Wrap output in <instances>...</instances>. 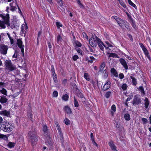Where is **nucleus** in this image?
Segmentation results:
<instances>
[{
	"instance_id": "1",
	"label": "nucleus",
	"mask_w": 151,
	"mask_h": 151,
	"mask_svg": "<svg viewBox=\"0 0 151 151\" xmlns=\"http://www.w3.org/2000/svg\"><path fill=\"white\" fill-rule=\"evenodd\" d=\"M0 17H1L3 20L4 21L5 24L8 26H10L12 29H15L17 30L19 27V24L16 21H13L9 23V16L8 14H0Z\"/></svg>"
},
{
	"instance_id": "2",
	"label": "nucleus",
	"mask_w": 151,
	"mask_h": 151,
	"mask_svg": "<svg viewBox=\"0 0 151 151\" xmlns=\"http://www.w3.org/2000/svg\"><path fill=\"white\" fill-rule=\"evenodd\" d=\"M27 138L28 142L31 143L32 146L36 145L38 141V139L37 137L36 132L32 130L28 132Z\"/></svg>"
},
{
	"instance_id": "3",
	"label": "nucleus",
	"mask_w": 151,
	"mask_h": 151,
	"mask_svg": "<svg viewBox=\"0 0 151 151\" xmlns=\"http://www.w3.org/2000/svg\"><path fill=\"white\" fill-rule=\"evenodd\" d=\"M13 126L9 122H4L0 124V128L3 131L9 132L12 131Z\"/></svg>"
},
{
	"instance_id": "4",
	"label": "nucleus",
	"mask_w": 151,
	"mask_h": 151,
	"mask_svg": "<svg viewBox=\"0 0 151 151\" xmlns=\"http://www.w3.org/2000/svg\"><path fill=\"white\" fill-rule=\"evenodd\" d=\"M5 64L6 72L8 71L9 73L10 71H13L16 69L15 65L12 63L10 60H5Z\"/></svg>"
},
{
	"instance_id": "5",
	"label": "nucleus",
	"mask_w": 151,
	"mask_h": 151,
	"mask_svg": "<svg viewBox=\"0 0 151 151\" xmlns=\"http://www.w3.org/2000/svg\"><path fill=\"white\" fill-rule=\"evenodd\" d=\"M117 23L122 29H124L125 27L129 31H131V27L129 26V24L126 20L121 19Z\"/></svg>"
},
{
	"instance_id": "6",
	"label": "nucleus",
	"mask_w": 151,
	"mask_h": 151,
	"mask_svg": "<svg viewBox=\"0 0 151 151\" xmlns=\"http://www.w3.org/2000/svg\"><path fill=\"white\" fill-rule=\"evenodd\" d=\"M97 37L95 36V37H91L89 40V43L90 45L93 48H96L97 45L99 43V41H97Z\"/></svg>"
},
{
	"instance_id": "7",
	"label": "nucleus",
	"mask_w": 151,
	"mask_h": 151,
	"mask_svg": "<svg viewBox=\"0 0 151 151\" xmlns=\"http://www.w3.org/2000/svg\"><path fill=\"white\" fill-rule=\"evenodd\" d=\"M142 103L141 99L139 95H135L134 96L132 104L133 105H138Z\"/></svg>"
},
{
	"instance_id": "8",
	"label": "nucleus",
	"mask_w": 151,
	"mask_h": 151,
	"mask_svg": "<svg viewBox=\"0 0 151 151\" xmlns=\"http://www.w3.org/2000/svg\"><path fill=\"white\" fill-rule=\"evenodd\" d=\"M8 49V47L7 45L4 44L0 45V52L3 55L6 54Z\"/></svg>"
},
{
	"instance_id": "9",
	"label": "nucleus",
	"mask_w": 151,
	"mask_h": 151,
	"mask_svg": "<svg viewBox=\"0 0 151 151\" xmlns=\"http://www.w3.org/2000/svg\"><path fill=\"white\" fill-rule=\"evenodd\" d=\"M111 83L109 80H108L106 83L104 84L102 88V90L104 91L107 90L111 87Z\"/></svg>"
},
{
	"instance_id": "10",
	"label": "nucleus",
	"mask_w": 151,
	"mask_h": 151,
	"mask_svg": "<svg viewBox=\"0 0 151 151\" xmlns=\"http://www.w3.org/2000/svg\"><path fill=\"white\" fill-rule=\"evenodd\" d=\"M56 127L58 131L59 134L60 135V139L61 140V142L63 143V133H62L61 130L59 125L57 124L56 125Z\"/></svg>"
},
{
	"instance_id": "11",
	"label": "nucleus",
	"mask_w": 151,
	"mask_h": 151,
	"mask_svg": "<svg viewBox=\"0 0 151 151\" xmlns=\"http://www.w3.org/2000/svg\"><path fill=\"white\" fill-rule=\"evenodd\" d=\"M97 38V40H96L99 41V43L98 44L99 47L101 50L103 51L104 50V47H106L105 46L99 38Z\"/></svg>"
},
{
	"instance_id": "12",
	"label": "nucleus",
	"mask_w": 151,
	"mask_h": 151,
	"mask_svg": "<svg viewBox=\"0 0 151 151\" xmlns=\"http://www.w3.org/2000/svg\"><path fill=\"white\" fill-rule=\"evenodd\" d=\"M43 131L44 134L47 137H50V134L48 131L47 127L46 125H44L43 126Z\"/></svg>"
},
{
	"instance_id": "13",
	"label": "nucleus",
	"mask_w": 151,
	"mask_h": 151,
	"mask_svg": "<svg viewBox=\"0 0 151 151\" xmlns=\"http://www.w3.org/2000/svg\"><path fill=\"white\" fill-rule=\"evenodd\" d=\"M0 115L6 116L7 117H9L10 116L9 111H7L6 110L0 111Z\"/></svg>"
},
{
	"instance_id": "14",
	"label": "nucleus",
	"mask_w": 151,
	"mask_h": 151,
	"mask_svg": "<svg viewBox=\"0 0 151 151\" xmlns=\"http://www.w3.org/2000/svg\"><path fill=\"white\" fill-rule=\"evenodd\" d=\"M119 61L121 63L124 67L125 69L127 70L128 67L125 60L123 58H121L119 59Z\"/></svg>"
},
{
	"instance_id": "15",
	"label": "nucleus",
	"mask_w": 151,
	"mask_h": 151,
	"mask_svg": "<svg viewBox=\"0 0 151 151\" xmlns=\"http://www.w3.org/2000/svg\"><path fill=\"white\" fill-rule=\"evenodd\" d=\"M76 87H75L76 89V94L78 97L82 98L83 97V94L81 93L80 90L77 87V86L75 85Z\"/></svg>"
},
{
	"instance_id": "16",
	"label": "nucleus",
	"mask_w": 151,
	"mask_h": 151,
	"mask_svg": "<svg viewBox=\"0 0 151 151\" xmlns=\"http://www.w3.org/2000/svg\"><path fill=\"white\" fill-rule=\"evenodd\" d=\"M63 110L68 114H70L72 113L71 109L68 106H64Z\"/></svg>"
},
{
	"instance_id": "17",
	"label": "nucleus",
	"mask_w": 151,
	"mask_h": 151,
	"mask_svg": "<svg viewBox=\"0 0 151 151\" xmlns=\"http://www.w3.org/2000/svg\"><path fill=\"white\" fill-rule=\"evenodd\" d=\"M8 99L6 96L3 95L1 96L0 99V102L2 104L5 103L7 102Z\"/></svg>"
},
{
	"instance_id": "18",
	"label": "nucleus",
	"mask_w": 151,
	"mask_h": 151,
	"mask_svg": "<svg viewBox=\"0 0 151 151\" xmlns=\"http://www.w3.org/2000/svg\"><path fill=\"white\" fill-rule=\"evenodd\" d=\"M109 145L112 150L113 151H118L116 149V146L114 145L113 142H109Z\"/></svg>"
},
{
	"instance_id": "19",
	"label": "nucleus",
	"mask_w": 151,
	"mask_h": 151,
	"mask_svg": "<svg viewBox=\"0 0 151 151\" xmlns=\"http://www.w3.org/2000/svg\"><path fill=\"white\" fill-rule=\"evenodd\" d=\"M32 109L30 107L28 109L27 115H28V117L29 118H30L31 119V120L32 118V116H33V114L32 112Z\"/></svg>"
},
{
	"instance_id": "20",
	"label": "nucleus",
	"mask_w": 151,
	"mask_h": 151,
	"mask_svg": "<svg viewBox=\"0 0 151 151\" xmlns=\"http://www.w3.org/2000/svg\"><path fill=\"white\" fill-rule=\"evenodd\" d=\"M142 50L143 51L145 56L147 58L150 60H151V58L149 55L148 51L147 49L145 48Z\"/></svg>"
},
{
	"instance_id": "21",
	"label": "nucleus",
	"mask_w": 151,
	"mask_h": 151,
	"mask_svg": "<svg viewBox=\"0 0 151 151\" xmlns=\"http://www.w3.org/2000/svg\"><path fill=\"white\" fill-rule=\"evenodd\" d=\"M130 78L132 79V82L133 85L135 86L137 84V80L134 77L132 76H130Z\"/></svg>"
},
{
	"instance_id": "22",
	"label": "nucleus",
	"mask_w": 151,
	"mask_h": 151,
	"mask_svg": "<svg viewBox=\"0 0 151 151\" xmlns=\"http://www.w3.org/2000/svg\"><path fill=\"white\" fill-rule=\"evenodd\" d=\"M105 66V62H103L100 65V68L99 70V73L100 72L102 73L103 71L104 72V69Z\"/></svg>"
},
{
	"instance_id": "23",
	"label": "nucleus",
	"mask_w": 151,
	"mask_h": 151,
	"mask_svg": "<svg viewBox=\"0 0 151 151\" xmlns=\"http://www.w3.org/2000/svg\"><path fill=\"white\" fill-rule=\"evenodd\" d=\"M21 40V38H19L17 40V44L19 48H21L22 47L24 46L22 45V42Z\"/></svg>"
},
{
	"instance_id": "24",
	"label": "nucleus",
	"mask_w": 151,
	"mask_h": 151,
	"mask_svg": "<svg viewBox=\"0 0 151 151\" xmlns=\"http://www.w3.org/2000/svg\"><path fill=\"white\" fill-rule=\"evenodd\" d=\"M138 90L140 91L142 94V96H143L145 94V92L144 90L143 86H141L138 88Z\"/></svg>"
},
{
	"instance_id": "25",
	"label": "nucleus",
	"mask_w": 151,
	"mask_h": 151,
	"mask_svg": "<svg viewBox=\"0 0 151 151\" xmlns=\"http://www.w3.org/2000/svg\"><path fill=\"white\" fill-rule=\"evenodd\" d=\"M144 101L145 102L144 103L145 106V108L147 109L148 108L149 106V101L147 98L145 97Z\"/></svg>"
},
{
	"instance_id": "26",
	"label": "nucleus",
	"mask_w": 151,
	"mask_h": 151,
	"mask_svg": "<svg viewBox=\"0 0 151 151\" xmlns=\"http://www.w3.org/2000/svg\"><path fill=\"white\" fill-rule=\"evenodd\" d=\"M111 72L115 76L117 77L118 76V73L114 68H111Z\"/></svg>"
},
{
	"instance_id": "27",
	"label": "nucleus",
	"mask_w": 151,
	"mask_h": 151,
	"mask_svg": "<svg viewBox=\"0 0 151 151\" xmlns=\"http://www.w3.org/2000/svg\"><path fill=\"white\" fill-rule=\"evenodd\" d=\"M108 54H109V57H113V58H119L118 55L115 53H108Z\"/></svg>"
},
{
	"instance_id": "28",
	"label": "nucleus",
	"mask_w": 151,
	"mask_h": 151,
	"mask_svg": "<svg viewBox=\"0 0 151 151\" xmlns=\"http://www.w3.org/2000/svg\"><path fill=\"white\" fill-rule=\"evenodd\" d=\"M112 94V93L110 91H108L106 92V93L105 94L104 96L107 99L109 98Z\"/></svg>"
},
{
	"instance_id": "29",
	"label": "nucleus",
	"mask_w": 151,
	"mask_h": 151,
	"mask_svg": "<svg viewBox=\"0 0 151 151\" xmlns=\"http://www.w3.org/2000/svg\"><path fill=\"white\" fill-rule=\"evenodd\" d=\"M69 96L67 94L64 95L62 97V99L64 101H67L68 100Z\"/></svg>"
},
{
	"instance_id": "30",
	"label": "nucleus",
	"mask_w": 151,
	"mask_h": 151,
	"mask_svg": "<svg viewBox=\"0 0 151 151\" xmlns=\"http://www.w3.org/2000/svg\"><path fill=\"white\" fill-rule=\"evenodd\" d=\"M73 99L75 107H78L79 106V104H78V102L75 96L74 97Z\"/></svg>"
},
{
	"instance_id": "31",
	"label": "nucleus",
	"mask_w": 151,
	"mask_h": 151,
	"mask_svg": "<svg viewBox=\"0 0 151 151\" xmlns=\"http://www.w3.org/2000/svg\"><path fill=\"white\" fill-rule=\"evenodd\" d=\"M24 29H27V25L23 24L21 27V31L22 33L24 32Z\"/></svg>"
},
{
	"instance_id": "32",
	"label": "nucleus",
	"mask_w": 151,
	"mask_h": 151,
	"mask_svg": "<svg viewBox=\"0 0 151 151\" xmlns=\"http://www.w3.org/2000/svg\"><path fill=\"white\" fill-rule=\"evenodd\" d=\"M103 73H104L103 75V78L104 79L106 78L108 76V71L106 70V69H105L104 70L103 72Z\"/></svg>"
},
{
	"instance_id": "33",
	"label": "nucleus",
	"mask_w": 151,
	"mask_h": 151,
	"mask_svg": "<svg viewBox=\"0 0 151 151\" xmlns=\"http://www.w3.org/2000/svg\"><path fill=\"white\" fill-rule=\"evenodd\" d=\"M130 115L129 114H125L124 115L125 119L127 121H129L130 120Z\"/></svg>"
},
{
	"instance_id": "34",
	"label": "nucleus",
	"mask_w": 151,
	"mask_h": 151,
	"mask_svg": "<svg viewBox=\"0 0 151 151\" xmlns=\"http://www.w3.org/2000/svg\"><path fill=\"white\" fill-rule=\"evenodd\" d=\"M5 22L4 21H2L0 20V26L2 28L4 29L6 28V26L5 25Z\"/></svg>"
},
{
	"instance_id": "35",
	"label": "nucleus",
	"mask_w": 151,
	"mask_h": 151,
	"mask_svg": "<svg viewBox=\"0 0 151 151\" xmlns=\"http://www.w3.org/2000/svg\"><path fill=\"white\" fill-rule=\"evenodd\" d=\"M0 92L6 96L7 95V91L4 88H3L0 91Z\"/></svg>"
},
{
	"instance_id": "36",
	"label": "nucleus",
	"mask_w": 151,
	"mask_h": 151,
	"mask_svg": "<svg viewBox=\"0 0 151 151\" xmlns=\"http://www.w3.org/2000/svg\"><path fill=\"white\" fill-rule=\"evenodd\" d=\"M48 137L49 139L47 140V142L48 143L49 145L50 146L52 147V145L53 144V142H52V140L51 139V138L50 137Z\"/></svg>"
},
{
	"instance_id": "37",
	"label": "nucleus",
	"mask_w": 151,
	"mask_h": 151,
	"mask_svg": "<svg viewBox=\"0 0 151 151\" xmlns=\"http://www.w3.org/2000/svg\"><path fill=\"white\" fill-rule=\"evenodd\" d=\"M13 3H11L10 4V5L11 7V10L12 11H15L16 9H17L16 6L15 7L14 6H13Z\"/></svg>"
},
{
	"instance_id": "38",
	"label": "nucleus",
	"mask_w": 151,
	"mask_h": 151,
	"mask_svg": "<svg viewBox=\"0 0 151 151\" xmlns=\"http://www.w3.org/2000/svg\"><path fill=\"white\" fill-rule=\"evenodd\" d=\"M111 18L112 19H114L116 21V22H117V23L119 22V21L121 19L120 18H119V17L114 16H113L111 17Z\"/></svg>"
},
{
	"instance_id": "39",
	"label": "nucleus",
	"mask_w": 151,
	"mask_h": 151,
	"mask_svg": "<svg viewBox=\"0 0 151 151\" xmlns=\"http://www.w3.org/2000/svg\"><path fill=\"white\" fill-rule=\"evenodd\" d=\"M15 143L14 142H9L7 145V146L10 148H12L15 145Z\"/></svg>"
},
{
	"instance_id": "40",
	"label": "nucleus",
	"mask_w": 151,
	"mask_h": 151,
	"mask_svg": "<svg viewBox=\"0 0 151 151\" xmlns=\"http://www.w3.org/2000/svg\"><path fill=\"white\" fill-rule=\"evenodd\" d=\"M0 139H2L5 140H6L8 139V138L6 135L0 134Z\"/></svg>"
},
{
	"instance_id": "41",
	"label": "nucleus",
	"mask_w": 151,
	"mask_h": 151,
	"mask_svg": "<svg viewBox=\"0 0 151 151\" xmlns=\"http://www.w3.org/2000/svg\"><path fill=\"white\" fill-rule=\"evenodd\" d=\"M141 120L143 124H145L148 122L147 119L144 118H142Z\"/></svg>"
},
{
	"instance_id": "42",
	"label": "nucleus",
	"mask_w": 151,
	"mask_h": 151,
	"mask_svg": "<svg viewBox=\"0 0 151 151\" xmlns=\"http://www.w3.org/2000/svg\"><path fill=\"white\" fill-rule=\"evenodd\" d=\"M52 76L53 80L55 82H57L58 80H57V76L56 74H52Z\"/></svg>"
},
{
	"instance_id": "43",
	"label": "nucleus",
	"mask_w": 151,
	"mask_h": 151,
	"mask_svg": "<svg viewBox=\"0 0 151 151\" xmlns=\"http://www.w3.org/2000/svg\"><path fill=\"white\" fill-rule=\"evenodd\" d=\"M128 2L129 4L131 5L133 7H134L135 9L137 8V7L136 6V5L134 4L131 1V0H128Z\"/></svg>"
},
{
	"instance_id": "44",
	"label": "nucleus",
	"mask_w": 151,
	"mask_h": 151,
	"mask_svg": "<svg viewBox=\"0 0 151 151\" xmlns=\"http://www.w3.org/2000/svg\"><path fill=\"white\" fill-rule=\"evenodd\" d=\"M84 77L85 79L89 81L90 80V79L89 77L88 74L87 73H85L84 75Z\"/></svg>"
},
{
	"instance_id": "45",
	"label": "nucleus",
	"mask_w": 151,
	"mask_h": 151,
	"mask_svg": "<svg viewBox=\"0 0 151 151\" xmlns=\"http://www.w3.org/2000/svg\"><path fill=\"white\" fill-rule=\"evenodd\" d=\"M64 122L65 124L67 125H69L70 124V121L67 118H65L64 120Z\"/></svg>"
},
{
	"instance_id": "46",
	"label": "nucleus",
	"mask_w": 151,
	"mask_h": 151,
	"mask_svg": "<svg viewBox=\"0 0 151 151\" xmlns=\"http://www.w3.org/2000/svg\"><path fill=\"white\" fill-rule=\"evenodd\" d=\"M128 87V86L126 83H124L122 86V88L123 90H126Z\"/></svg>"
},
{
	"instance_id": "47",
	"label": "nucleus",
	"mask_w": 151,
	"mask_h": 151,
	"mask_svg": "<svg viewBox=\"0 0 151 151\" xmlns=\"http://www.w3.org/2000/svg\"><path fill=\"white\" fill-rule=\"evenodd\" d=\"M62 38L61 36L60 35H59L57 37V42L59 44V42L62 40Z\"/></svg>"
},
{
	"instance_id": "48",
	"label": "nucleus",
	"mask_w": 151,
	"mask_h": 151,
	"mask_svg": "<svg viewBox=\"0 0 151 151\" xmlns=\"http://www.w3.org/2000/svg\"><path fill=\"white\" fill-rule=\"evenodd\" d=\"M56 1L60 6H63V1L62 0H57Z\"/></svg>"
},
{
	"instance_id": "49",
	"label": "nucleus",
	"mask_w": 151,
	"mask_h": 151,
	"mask_svg": "<svg viewBox=\"0 0 151 151\" xmlns=\"http://www.w3.org/2000/svg\"><path fill=\"white\" fill-rule=\"evenodd\" d=\"M75 43L76 46L78 47H81L82 45L78 41H76Z\"/></svg>"
},
{
	"instance_id": "50",
	"label": "nucleus",
	"mask_w": 151,
	"mask_h": 151,
	"mask_svg": "<svg viewBox=\"0 0 151 151\" xmlns=\"http://www.w3.org/2000/svg\"><path fill=\"white\" fill-rule=\"evenodd\" d=\"M58 92L56 91H55L53 93L52 96L53 97H57L58 96Z\"/></svg>"
},
{
	"instance_id": "51",
	"label": "nucleus",
	"mask_w": 151,
	"mask_h": 151,
	"mask_svg": "<svg viewBox=\"0 0 151 151\" xmlns=\"http://www.w3.org/2000/svg\"><path fill=\"white\" fill-rule=\"evenodd\" d=\"M132 27L134 29H136V28H137L136 25V24H135L134 21V20L133 19V20H132Z\"/></svg>"
},
{
	"instance_id": "52",
	"label": "nucleus",
	"mask_w": 151,
	"mask_h": 151,
	"mask_svg": "<svg viewBox=\"0 0 151 151\" xmlns=\"http://www.w3.org/2000/svg\"><path fill=\"white\" fill-rule=\"evenodd\" d=\"M51 71L52 74H56L55 72L54 67L53 65H52L51 66Z\"/></svg>"
},
{
	"instance_id": "53",
	"label": "nucleus",
	"mask_w": 151,
	"mask_h": 151,
	"mask_svg": "<svg viewBox=\"0 0 151 151\" xmlns=\"http://www.w3.org/2000/svg\"><path fill=\"white\" fill-rule=\"evenodd\" d=\"M119 3L124 8H126L127 6L124 2L122 1H119Z\"/></svg>"
},
{
	"instance_id": "54",
	"label": "nucleus",
	"mask_w": 151,
	"mask_h": 151,
	"mask_svg": "<svg viewBox=\"0 0 151 151\" xmlns=\"http://www.w3.org/2000/svg\"><path fill=\"white\" fill-rule=\"evenodd\" d=\"M56 25L58 28H59L60 27H62L63 26L62 24L60 22H56Z\"/></svg>"
},
{
	"instance_id": "55",
	"label": "nucleus",
	"mask_w": 151,
	"mask_h": 151,
	"mask_svg": "<svg viewBox=\"0 0 151 151\" xmlns=\"http://www.w3.org/2000/svg\"><path fill=\"white\" fill-rule=\"evenodd\" d=\"M127 35L128 36V37L129 38L130 40L132 42L133 41V40L132 35H131L130 34H127Z\"/></svg>"
},
{
	"instance_id": "56",
	"label": "nucleus",
	"mask_w": 151,
	"mask_h": 151,
	"mask_svg": "<svg viewBox=\"0 0 151 151\" xmlns=\"http://www.w3.org/2000/svg\"><path fill=\"white\" fill-rule=\"evenodd\" d=\"M90 59L91 60H88V62H90L91 63H93V60H95V58L93 56H91L90 57Z\"/></svg>"
},
{
	"instance_id": "57",
	"label": "nucleus",
	"mask_w": 151,
	"mask_h": 151,
	"mask_svg": "<svg viewBox=\"0 0 151 151\" xmlns=\"http://www.w3.org/2000/svg\"><path fill=\"white\" fill-rule=\"evenodd\" d=\"M77 3L79 4V5L80 7L81 8H83V6L82 4L81 3V1L80 0H78L77 1Z\"/></svg>"
},
{
	"instance_id": "58",
	"label": "nucleus",
	"mask_w": 151,
	"mask_h": 151,
	"mask_svg": "<svg viewBox=\"0 0 151 151\" xmlns=\"http://www.w3.org/2000/svg\"><path fill=\"white\" fill-rule=\"evenodd\" d=\"M111 109L114 112H115L116 111V106L115 105H112L111 107Z\"/></svg>"
},
{
	"instance_id": "59",
	"label": "nucleus",
	"mask_w": 151,
	"mask_h": 151,
	"mask_svg": "<svg viewBox=\"0 0 151 151\" xmlns=\"http://www.w3.org/2000/svg\"><path fill=\"white\" fill-rule=\"evenodd\" d=\"M78 58V57L77 55H75L73 57V59L74 60H76Z\"/></svg>"
},
{
	"instance_id": "60",
	"label": "nucleus",
	"mask_w": 151,
	"mask_h": 151,
	"mask_svg": "<svg viewBox=\"0 0 151 151\" xmlns=\"http://www.w3.org/2000/svg\"><path fill=\"white\" fill-rule=\"evenodd\" d=\"M75 49H76V51H77V52L79 54L80 53V55H83L82 52H81V49L80 48H78V49H77V48H76Z\"/></svg>"
},
{
	"instance_id": "61",
	"label": "nucleus",
	"mask_w": 151,
	"mask_h": 151,
	"mask_svg": "<svg viewBox=\"0 0 151 151\" xmlns=\"http://www.w3.org/2000/svg\"><path fill=\"white\" fill-rule=\"evenodd\" d=\"M139 45H140V47L142 48V50H144V49H145L146 48V47L144 46L143 44L141 43H139Z\"/></svg>"
},
{
	"instance_id": "62",
	"label": "nucleus",
	"mask_w": 151,
	"mask_h": 151,
	"mask_svg": "<svg viewBox=\"0 0 151 151\" xmlns=\"http://www.w3.org/2000/svg\"><path fill=\"white\" fill-rule=\"evenodd\" d=\"M129 96V97L127 98L126 100V102L129 101L132 99V97H133V95H131L130 96Z\"/></svg>"
},
{
	"instance_id": "63",
	"label": "nucleus",
	"mask_w": 151,
	"mask_h": 151,
	"mask_svg": "<svg viewBox=\"0 0 151 151\" xmlns=\"http://www.w3.org/2000/svg\"><path fill=\"white\" fill-rule=\"evenodd\" d=\"M124 76L123 73H121L119 74V77L120 79H122L124 78Z\"/></svg>"
},
{
	"instance_id": "64",
	"label": "nucleus",
	"mask_w": 151,
	"mask_h": 151,
	"mask_svg": "<svg viewBox=\"0 0 151 151\" xmlns=\"http://www.w3.org/2000/svg\"><path fill=\"white\" fill-rule=\"evenodd\" d=\"M5 83L4 82H0V87L3 88L4 86Z\"/></svg>"
}]
</instances>
